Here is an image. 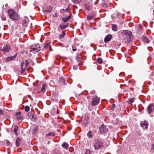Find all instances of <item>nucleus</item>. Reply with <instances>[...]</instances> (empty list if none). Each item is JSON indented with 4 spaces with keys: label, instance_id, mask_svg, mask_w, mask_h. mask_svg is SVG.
<instances>
[{
    "label": "nucleus",
    "instance_id": "1",
    "mask_svg": "<svg viewBox=\"0 0 154 154\" xmlns=\"http://www.w3.org/2000/svg\"><path fill=\"white\" fill-rule=\"evenodd\" d=\"M122 35L124 37L125 42H129L130 41L132 36V32L128 30H124L121 32Z\"/></svg>",
    "mask_w": 154,
    "mask_h": 154
},
{
    "label": "nucleus",
    "instance_id": "2",
    "mask_svg": "<svg viewBox=\"0 0 154 154\" xmlns=\"http://www.w3.org/2000/svg\"><path fill=\"white\" fill-rule=\"evenodd\" d=\"M8 13L9 18L11 20H16L18 19V15L14 10L9 9L8 10Z\"/></svg>",
    "mask_w": 154,
    "mask_h": 154
},
{
    "label": "nucleus",
    "instance_id": "3",
    "mask_svg": "<svg viewBox=\"0 0 154 154\" xmlns=\"http://www.w3.org/2000/svg\"><path fill=\"white\" fill-rule=\"evenodd\" d=\"M93 146L95 150H98L103 146V143L101 140L97 139L94 142Z\"/></svg>",
    "mask_w": 154,
    "mask_h": 154
},
{
    "label": "nucleus",
    "instance_id": "4",
    "mask_svg": "<svg viewBox=\"0 0 154 154\" xmlns=\"http://www.w3.org/2000/svg\"><path fill=\"white\" fill-rule=\"evenodd\" d=\"M141 127L143 129H147L149 126V124L146 121H144L140 122V124Z\"/></svg>",
    "mask_w": 154,
    "mask_h": 154
},
{
    "label": "nucleus",
    "instance_id": "5",
    "mask_svg": "<svg viewBox=\"0 0 154 154\" xmlns=\"http://www.w3.org/2000/svg\"><path fill=\"white\" fill-rule=\"evenodd\" d=\"M100 101V99L97 96L93 97L92 99V101L91 103V105L94 106L98 104Z\"/></svg>",
    "mask_w": 154,
    "mask_h": 154
},
{
    "label": "nucleus",
    "instance_id": "6",
    "mask_svg": "<svg viewBox=\"0 0 154 154\" xmlns=\"http://www.w3.org/2000/svg\"><path fill=\"white\" fill-rule=\"evenodd\" d=\"M10 50V46L9 45H4L3 48L1 50L0 49V51L1 50L4 52H7Z\"/></svg>",
    "mask_w": 154,
    "mask_h": 154
},
{
    "label": "nucleus",
    "instance_id": "7",
    "mask_svg": "<svg viewBox=\"0 0 154 154\" xmlns=\"http://www.w3.org/2000/svg\"><path fill=\"white\" fill-rule=\"evenodd\" d=\"M100 131L101 133L106 132L108 130L106 128V127L103 125H102L99 128Z\"/></svg>",
    "mask_w": 154,
    "mask_h": 154
},
{
    "label": "nucleus",
    "instance_id": "8",
    "mask_svg": "<svg viewBox=\"0 0 154 154\" xmlns=\"http://www.w3.org/2000/svg\"><path fill=\"white\" fill-rule=\"evenodd\" d=\"M154 109V106L152 104L149 105L147 107V112L149 114H150Z\"/></svg>",
    "mask_w": 154,
    "mask_h": 154
},
{
    "label": "nucleus",
    "instance_id": "9",
    "mask_svg": "<svg viewBox=\"0 0 154 154\" xmlns=\"http://www.w3.org/2000/svg\"><path fill=\"white\" fill-rule=\"evenodd\" d=\"M16 116L18 121H22L23 119L20 112H17L16 114Z\"/></svg>",
    "mask_w": 154,
    "mask_h": 154
},
{
    "label": "nucleus",
    "instance_id": "10",
    "mask_svg": "<svg viewBox=\"0 0 154 154\" xmlns=\"http://www.w3.org/2000/svg\"><path fill=\"white\" fill-rule=\"evenodd\" d=\"M29 118L31 120L35 121L36 120V116L31 112H29L28 114Z\"/></svg>",
    "mask_w": 154,
    "mask_h": 154
},
{
    "label": "nucleus",
    "instance_id": "11",
    "mask_svg": "<svg viewBox=\"0 0 154 154\" xmlns=\"http://www.w3.org/2000/svg\"><path fill=\"white\" fill-rule=\"evenodd\" d=\"M112 37V35L110 34H109L106 35L104 38V42L106 43L110 41Z\"/></svg>",
    "mask_w": 154,
    "mask_h": 154
},
{
    "label": "nucleus",
    "instance_id": "12",
    "mask_svg": "<svg viewBox=\"0 0 154 154\" xmlns=\"http://www.w3.org/2000/svg\"><path fill=\"white\" fill-rule=\"evenodd\" d=\"M67 26V24H65L63 23H61L59 25V27L62 30L65 29Z\"/></svg>",
    "mask_w": 154,
    "mask_h": 154
},
{
    "label": "nucleus",
    "instance_id": "13",
    "mask_svg": "<svg viewBox=\"0 0 154 154\" xmlns=\"http://www.w3.org/2000/svg\"><path fill=\"white\" fill-rule=\"evenodd\" d=\"M18 129V127L17 125H15L14 127V130L13 132L15 133L16 136L18 135V134L17 133V131Z\"/></svg>",
    "mask_w": 154,
    "mask_h": 154
},
{
    "label": "nucleus",
    "instance_id": "14",
    "mask_svg": "<svg viewBox=\"0 0 154 154\" xmlns=\"http://www.w3.org/2000/svg\"><path fill=\"white\" fill-rule=\"evenodd\" d=\"M21 141V139L20 138H18L16 139V144L17 147H18L20 146Z\"/></svg>",
    "mask_w": 154,
    "mask_h": 154
},
{
    "label": "nucleus",
    "instance_id": "15",
    "mask_svg": "<svg viewBox=\"0 0 154 154\" xmlns=\"http://www.w3.org/2000/svg\"><path fill=\"white\" fill-rule=\"evenodd\" d=\"M71 18V17L70 15L68 17L63 18H62V20L63 21L65 22L66 23L67 21H69V20Z\"/></svg>",
    "mask_w": 154,
    "mask_h": 154
},
{
    "label": "nucleus",
    "instance_id": "16",
    "mask_svg": "<svg viewBox=\"0 0 154 154\" xmlns=\"http://www.w3.org/2000/svg\"><path fill=\"white\" fill-rule=\"evenodd\" d=\"M17 56V54H15L14 56L10 57H8L7 59V60L8 61L13 60Z\"/></svg>",
    "mask_w": 154,
    "mask_h": 154
},
{
    "label": "nucleus",
    "instance_id": "17",
    "mask_svg": "<svg viewBox=\"0 0 154 154\" xmlns=\"http://www.w3.org/2000/svg\"><path fill=\"white\" fill-rule=\"evenodd\" d=\"M36 48H34V50L35 51L38 52L40 50V46L38 44H37Z\"/></svg>",
    "mask_w": 154,
    "mask_h": 154
},
{
    "label": "nucleus",
    "instance_id": "18",
    "mask_svg": "<svg viewBox=\"0 0 154 154\" xmlns=\"http://www.w3.org/2000/svg\"><path fill=\"white\" fill-rule=\"evenodd\" d=\"M52 10V8L51 6L47 7L45 10V12L47 13L50 12Z\"/></svg>",
    "mask_w": 154,
    "mask_h": 154
},
{
    "label": "nucleus",
    "instance_id": "19",
    "mask_svg": "<svg viewBox=\"0 0 154 154\" xmlns=\"http://www.w3.org/2000/svg\"><path fill=\"white\" fill-rule=\"evenodd\" d=\"M50 42H49L48 43H46L44 45V48L45 49L48 48L50 49L51 47V45H50Z\"/></svg>",
    "mask_w": 154,
    "mask_h": 154
},
{
    "label": "nucleus",
    "instance_id": "20",
    "mask_svg": "<svg viewBox=\"0 0 154 154\" xmlns=\"http://www.w3.org/2000/svg\"><path fill=\"white\" fill-rule=\"evenodd\" d=\"M142 40L143 42H146V43H149V40L146 37H143L142 38Z\"/></svg>",
    "mask_w": 154,
    "mask_h": 154
},
{
    "label": "nucleus",
    "instance_id": "21",
    "mask_svg": "<svg viewBox=\"0 0 154 154\" xmlns=\"http://www.w3.org/2000/svg\"><path fill=\"white\" fill-rule=\"evenodd\" d=\"M112 30L114 31H116L117 30V26L115 24H113L112 26Z\"/></svg>",
    "mask_w": 154,
    "mask_h": 154
},
{
    "label": "nucleus",
    "instance_id": "22",
    "mask_svg": "<svg viewBox=\"0 0 154 154\" xmlns=\"http://www.w3.org/2000/svg\"><path fill=\"white\" fill-rule=\"evenodd\" d=\"M62 146L63 147L65 148V149H67L68 147V145L67 143H63L62 145Z\"/></svg>",
    "mask_w": 154,
    "mask_h": 154
},
{
    "label": "nucleus",
    "instance_id": "23",
    "mask_svg": "<svg viewBox=\"0 0 154 154\" xmlns=\"http://www.w3.org/2000/svg\"><path fill=\"white\" fill-rule=\"evenodd\" d=\"M46 87V85L42 84V88L41 89V91L42 92H45V88Z\"/></svg>",
    "mask_w": 154,
    "mask_h": 154
},
{
    "label": "nucleus",
    "instance_id": "24",
    "mask_svg": "<svg viewBox=\"0 0 154 154\" xmlns=\"http://www.w3.org/2000/svg\"><path fill=\"white\" fill-rule=\"evenodd\" d=\"M36 46H37V44H35V45H32L30 46V49H32V50H30L29 51H33V52H34V51H35L34 50V48H36Z\"/></svg>",
    "mask_w": 154,
    "mask_h": 154
},
{
    "label": "nucleus",
    "instance_id": "25",
    "mask_svg": "<svg viewBox=\"0 0 154 154\" xmlns=\"http://www.w3.org/2000/svg\"><path fill=\"white\" fill-rule=\"evenodd\" d=\"M134 98H131L128 99V100L127 101V103L129 104H130L132 103L134 101Z\"/></svg>",
    "mask_w": 154,
    "mask_h": 154
},
{
    "label": "nucleus",
    "instance_id": "26",
    "mask_svg": "<svg viewBox=\"0 0 154 154\" xmlns=\"http://www.w3.org/2000/svg\"><path fill=\"white\" fill-rule=\"evenodd\" d=\"M87 136L91 138L93 137L92 134V132L91 131H89L87 134Z\"/></svg>",
    "mask_w": 154,
    "mask_h": 154
},
{
    "label": "nucleus",
    "instance_id": "27",
    "mask_svg": "<svg viewBox=\"0 0 154 154\" xmlns=\"http://www.w3.org/2000/svg\"><path fill=\"white\" fill-rule=\"evenodd\" d=\"M66 35V33L65 32H62V34L60 35L59 36V37L60 38H63L64 36Z\"/></svg>",
    "mask_w": 154,
    "mask_h": 154
},
{
    "label": "nucleus",
    "instance_id": "28",
    "mask_svg": "<svg viewBox=\"0 0 154 154\" xmlns=\"http://www.w3.org/2000/svg\"><path fill=\"white\" fill-rule=\"evenodd\" d=\"M97 62L99 64L101 63L102 62V59L101 58H98L97 60Z\"/></svg>",
    "mask_w": 154,
    "mask_h": 154
},
{
    "label": "nucleus",
    "instance_id": "29",
    "mask_svg": "<svg viewBox=\"0 0 154 154\" xmlns=\"http://www.w3.org/2000/svg\"><path fill=\"white\" fill-rule=\"evenodd\" d=\"M55 135V134L54 133L51 132L49 133L46 134L47 137H49L51 136H52L53 137H54Z\"/></svg>",
    "mask_w": 154,
    "mask_h": 154
},
{
    "label": "nucleus",
    "instance_id": "30",
    "mask_svg": "<svg viewBox=\"0 0 154 154\" xmlns=\"http://www.w3.org/2000/svg\"><path fill=\"white\" fill-rule=\"evenodd\" d=\"M72 1L75 4H78L81 0H72Z\"/></svg>",
    "mask_w": 154,
    "mask_h": 154
},
{
    "label": "nucleus",
    "instance_id": "31",
    "mask_svg": "<svg viewBox=\"0 0 154 154\" xmlns=\"http://www.w3.org/2000/svg\"><path fill=\"white\" fill-rule=\"evenodd\" d=\"M25 67H26L29 64V62L28 60H26L25 61Z\"/></svg>",
    "mask_w": 154,
    "mask_h": 154
},
{
    "label": "nucleus",
    "instance_id": "32",
    "mask_svg": "<svg viewBox=\"0 0 154 154\" xmlns=\"http://www.w3.org/2000/svg\"><path fill=\"white\" fill-rule=\"evenodd\" d=\"M85 120L84 123L86 124L88 123V116H86L85 117Z\"/></svg>",
    "mask_w": 154,
    "mask_h": 154
},
{
    "label": "nucleus",
    "instance_id": "33",
    "mask_svg": "<svg viewBox=\"0 0 154 154\" xmlns=\"http://www.w3.org/2000/svg\"><path fill=\"white\" fill-rule=\"evenodd\" d=\"M91 151L89 149H87L85 152V154H91Z\"/></svg>",
    "mask_w": 154,
    "mask_h": 154
},
{
    "label": "nucleus",
    "instance_id": "34",
    "mask_svg": "<svg viewBox=\"0 0 154 154\" xmlns=\"http://www.w3.org/2000/svg\"><path fill=\"white\" fill-rule=\"evenodd\" d=\"M29 107L28 106H26L25 107V110L26 112H28L29 110Z\"/></svg>",
    "mask_w": 154,
    "mask_h": 154
},
{
    "label": "nucleus",
    "instance_id": "35",
    "mask_svg": "<svg viewBox=\"0 0 154 154\" xmlns=\"http://www.w3.org/2000/svg\"><path fill=\"white\" fill-rule=\"evenodd\" d=\"M87 18L88 20H91L94 18V17L92 16H88Z\"/></svg>",
    "mask_w": 154,
    "mask_h": 154
},
{
    "label": "nucleus",
    "instance_id": "36",
    "mask_svg": "<svg viewBox=\"0 0 154 154\" xmlns=\"http://www.w3.org/2000/svg\"><path fill=\"white\" fill-rule=\"evenodd\" d=\"M4 112V110L0 109V117L3 115Z\"/></svg>",
    "mask_w": 154,
    "mask_h": 154
},
{
    "label": "nucleus",
    "instance_id": "37",
    "mask_svg": "<svg viewBox=\"0 0 154 154\" xmlns=\"http://www.w3.org/2000/svg\"><path fill=\"white\" fill-rule=\"evenodd\" d=\"M76 60L78 62H79L81 60V58L80 56H78L76 57Z\"/></svg>",
    "mask_w": 154,
    "mask_h": 154
},
{
    "label": "nucleus",
    "instance_id": "38",
    "mask_svg": "<svg viewBox=\"0 0 154 154\" xmlns=\"http://www.w3.org/2000/svg\"><path fill=\"white\" fill-rule=\"evenodd\" d=\"M21 71L20 72L22 74H23L25 71V69L23 68V67H21Z\"/></svg>",
    "mask_w": 154,
    "mask_h": 154
},
{
    "label": "nucleus",
    "instance_id": "39",
    "mask_svg": "<svg viewBox=\"0 0 154 154\" xmlns=\"http://www.w3.org/2000/svg\"><path fill=\"white\" fill-rule=\"evenodd\" d=\"M59 81L61 82H63V83L64 82V80L63 78L60 79Z\"/></svg>",
    "mask_w": 154,
    "mask_h": 154
},
{
    "label": "nucleus",
    "instance_id": "40",
    "mask_svg": "<svg viewBox=\"0 0 154 154\" xmlns=\"http://www.w3.org/2000/svg\"><path fill=\"white\" fill-rule=\"evenodd\" d=\"M103 6L104 8H107L108 7L107 5L105 3H103Z\"/></svg>",
    "mask_w": 154,
    "mask_h": 154
},
{
    "label": "nucleus",
    "instance_id": "41",
    "mask_svg": "<svg viewBox=\"0 0 154 154\" xmlns=\"http://www.w3.org/2000/svg\"><path fill=\"white\" fill-rule=\"evenodd\" d=\"M24 65H25V62H23L21 63V67H22V68L23 67V66H24Z\"/></svg>",
    "mask_w": 154,
    "mask_h": 154
},
{
    "label": "nucleus",
    "instance_id": "42",
    "mask_svg": "<svg viewBox=\"0 0 154 154\" xmlns=\"http://www.w3.org/2000/svg\"><path fill=\"white\" fill-rule=\"evenodd\" d=\"M66 11L67 12H69L70 11V9L69 8H68L66 9Z\"/></svg>",
    "mask_w": 154,
    "mask_h": 154
},
{
    "label": "nucleus",
    "instance_id": "43",
    "mask_svg": "<svg viewBox=\"0 0 154 154\" xmlns=\"http://www.w3.org/2000/svg\"><path fill=\"white\" fill-rule=\"evenodd\" d=\"M115 107V104H112V108L114 109Z\"/></svg>",
    "mask_w": 154,
    "mask_h": 154
},
{
    "label": "nucleus",
    "instance_id": "44",
    "mask_svg": "<svg viewBox=\"0 0 154 154\" xmlns=\"http://www.w3.org/2000/svg\"><path fill=\"white\" fill-rule=\"evenodd\" d=\"M95 113L93 111L92 112V115H95Z\"/></svg>",
    "mask_w": 154,
    "mask_h": 154
},
{
    "label": "nucleus",
    "instance_id": "45",
    "mask_svg": "<svg viewBox=\"0 0 154 154\" xmlns=\"http://www.w3.org/2000/svg\"><path fill=\"white\" fill-rule=\"evenodd\" d=\"M152 151L154 152V146L152 147Z\"/></svg>",
    "mask_w": 154,
    "mask_h": 154
},
{
    "label": "nucleus",
    "instance_id": "46",
    "mask_svg": "<svg viewBox=\"0 0 154 154\" xmlns=\"http://www.w3.org/2000/svg\"><path fill=\"white\" fill-rule=\"evenodd\" d=\"M150 78L152 79H153L154 80V78L152 77H153V76L152 75H150Z\"/></svg>",
    "mask_w": 154,
    "mask_h": 154
},
{
    "label": "nucleus",
    "instance_id": "47",
    "mask_svg": "<svg viewBox=\"0 0 154 154\" xmlns=\"http://www.w3.org/2000/svg\"><path fill=\"white\" fill-rule=\"evenodd\" d=\"M77 49L76 48H74L72 49V50L73 51H75Z\"/></svg>",
    "mask_w": 154,
    "mask_h": 154
},
{
    "label": "nucleus",
    "instance_id": "48",
    "mask_svg": "<svg viewBox=\"0 0 154 154\" xmlns=\"http://www.w3.org/2000/svg\"><path fill=\"white\" fill-rule=\"evenodd\" d=\"M56 154H61L60 152H57Z\"/></svg>",
    "mask_w": 154,
    "mask_h": 154
},
{
    "label": "nucleus",
    "instance_id": "49",
    "mask_svg": "<svg viewBox=\"0 0 154 154\" xmlns=\"http://www.w3.org/2000/svg\"><path fill=\"white\" fill-rule=\"evenodd\" d=\"M94 91H92L91 92V94H93L94 93Z\"/></svg>",
    "mask_w": 154,
    "mask_h": 154
},
{
    "label": "nucleus",
    "instance_id": "50",
    "mask_svg": "<svg viewBox=\"0 0 154 154\" xmlns=\"http://www.w3.org/2000/svg\"><path fill=\"white\" fill-rule=\"evenodd\" d=\"M60 46H61V47H63V45L61 44V45H60Z\"/></svg>",
    "mask_w": 154,
    "mask_h": 154
},
{
    "label": "nucleus",
    "instance_id": "51",
    "mask_svg": "<svg viewBox=\"0 0 154 154\" xmlns=\"http://www.w3.org/2000/svg\"><path fill=\"white\" fill-rule=\"evenodd\" d=\"M59 113V112H58V111L57 112V114H58Z\"/></svg>",
    "mask_w": 154,
    "mask_h": 154
},
{
    "label": "nucleus",
    "instance_id": "52",
    "mask_svg": "<svg viewBox=\"0 0 154 154\" xmlns=\"http://www.w3.org/2000/svg\"><path fill=\"white\" fill-rule=\"evenodd\" d=\"M86 9H87L88 10H89V9H88V8H87V7H86Z\"/></svg>",
    "mask_w": 154,
    "mask_h": 154
},
{
    "label": "nucleus",
    "instance_id": "53",
    "mask_svg": "<svg viewBox=\"0 0 154 154\" xmlns=\"http://www.w3.org/2000/svg\"><path fill=\"white\" fill-rule=\"evenodd\" d=\"M153 43H154V40L153 41Z\"/></svg>",
    "mask_w": 154,
    "mask_h": 154
},
{
    "label": "nucleus",
    "instance_id": "54",
    "mask_svg": "<svg viewBox=\"0 0 154 154\" xmlns=\"http://www.w3.org/2000/svg\"><path fill=\"white\" fill-rule=\"evenodd\" d=\"M49 141H48V144H49Z\"/></svg>",
    "mask_w": 154,
    "mask_h": 154
},
{
    "label": "nucleus",
    "instance_id": "55",
    "mask_svg": "<svg viewBox=\"0 0 154 154\" xmlns=\"http://www.w3.org/2000/svg\"><path fill=\"white\" fill-rule=\"evenodd\" d=\"M153 11L154 12V10H153Z\"/></svg>",
    "mask_w": 154,
    "mask_h": 154
}]
</instances>
